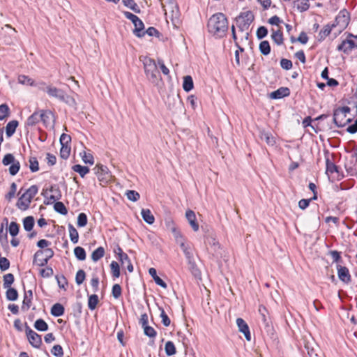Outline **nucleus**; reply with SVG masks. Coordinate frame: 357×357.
I'll return each instance as SVG.
<instances>
[{"instance_id": "obj_33", "label": "nucleus", "mask_w": 357, "mask_h": 357, "mask_svg": "<svg viewBox=\"0 0 357 357\" xmlns=\"http://www.w3.org/2000/svg\"><path fill=\"white\" fill-rule=\"evenodd\" d=\"M68 231L70 241L73 243H77L79 240V234L77 229L71 224L68 225Z\"/></svg>"}, {"instance_id": "obj_47", "label": "nucleus", "mask_w": 357, "mask_h": 357, "mask_svg": "<svg viewBox=\"0 0 357 357\" xmlns=\"http://www.w3.org/2000/svg\"><path fill=\"white\" fill-rule=\"evenodd\" d=\"M80 156L84 163L89 165L93 164V157L90 153H86L85 151H84L83 152L80 153Z\"/></svg>"}, {"instance_id": "obj_7", "label": "nucleus", "mask_w": 357, "mask_h": 357, "mask_svg": "<svg viewBox=\"0 0 357 357\" xmlns=\"http://www.w3.org/2000/svg\"><path fill=\"white\" fill-rule=\"evenodd\" d=\"M253 20L254 15L251 11L242 13L236 19V26L241 31H244L248 29Z\"/></svg>"}, {"instance_id": "obj_29", "label": "nucleus", "mask_w": 357, "mask_h": 357, "mask_svg": "<svg viewBox=\"0 0 357 357\" xmlns=\"http://www.w3.org/2000/svg\"><path fill=\"white\" fill-rule=\"evenodd\" d=\"M161 3V6L165 13L167 10L173 11L176 7L175 0H159Z\"/></svg>"}, {"instance_id": "obj_48", "label": "nucleus", "mask_w": 357, "mask_h": 357, "mask_svg": "<svg viewBox=\"0 0 357 357\" xmlns=\"http://www.w3.org/2000/svg\"><path fill=\"white\" fill-rule=\"evenodd\" d=\"M54 210L62 215H66L68 213V210L65 205L61 202H55L54 205Z\"/></svg>"}, {"instance_id": "obj_3", "label": "nucleus", "mask_w": 357, "mask_h": 357, "mask_svg": "<svg viewBox=\"0 0 357 357\" xmlns=\"http://www.w3.org/2000/svg\"><path fill=\"white\" fill-rule=\"evenodd\" d=\"M145 74L150 82L157 84L160 79V73L155 61L149 57L142 59Z\"/></svg>"}, {"instance_id": "obj_15", "label": "nucleus", "mask_w": 357, "mask_h": 357, "mask_svg": "<svg viewBox=\"0 0 357 357\" xmlns=\"http://www.w3.org/2000/svg\"><path fill=\"white\" fill-rule=\"evenodd\" d=\"M259 312L261 317V319L266 332L271 333L273 331V327L266 308L264 306H259Z\"/></svg>"}, {"instance_id": "obj_38", "label": "nucleus", "mask_w": 357, "mask_h": 357, "mask_svg": "<svg viewBox=\"0 0 357 357\" xmlns=\"http://www.w3.org/2000/svg\"><path fill=\"white\" fill-rule=\"evenodd\" d=\"M165 351L167 356L174 355L176 352L174 344L172 341H167L165 345Z\"/></svg>"}, {"instance_id": "obj_44", "label": "nucleus", "mask_w": 357, "mask_h": 357, "mask_svg": "<svg viewBox=\"0 0 357 357\" xmlns=\"http://www.w3.org/2000/svg\"><path fill=\"white\" fill-rule=\"evenodd\" d=\"M259 50L262 54L268 55L271 52V47L268 41H261L259 44Z\"/></svg>"}, {"instance_id": "obj_26", "label": "nucleus", "mask_w": 357, "mask_h": 357, "mask_svg": "<svg viewBox=\"0 0 357 357\" xmlns=\"http://www.w3.org/2000/svg\"><path fill=\"white\" fill-rule=\"evenodd\" d=\"M18 126V121L16 120L10 121L6 126V133L8 137H10L15 132Z\"/></svg>"}, {"instance_id": "obj_4", "label": "nucleus", "mask_w": 357, "mask_h": 357, "mask_svg": "<svg viewBox=\"0 0 357 357\" xmlns=\"http://www.w3.org/2000/svg\"><path fill=\"white\" fill-rule=\"evenodd\" d=\"M38 188L36 185H31L29 188L19 198L17 202V206L22 211H26L29 208V205L38 193Z\"/></svg>"}, {"instance_id": "obj_5", "label": "nucleus", "mask_w": 357, "mask_h": 357, "mask_svg": "<svg viewBox=\"0 0 357 357\" xmlns=\"http://www.w3.org/2000/svg\"><path fill=\"white\" fill-rule=\"evenodd\" d=\"M350 112L349 107L337 108L333 113V122L337 127H344L351 121V119L347 117Z\"/></svg>"}, {"instance_id": "obj_6", "label": "nucleus", "mask_w": 357, "mask_h": 357, "mask_svg": "<svg viewBox=\"0 0 357 357\" xmlns=\"http://www.w3.org/2000/svg\"><path fill=\"white\" fill-rule=\"evenodd\" d=\"M93 170L101 185H105L112 180V174L107 166L97 164Z\"/></svg>"}, {"instance_id": "obj_52", "label": "nucleus", "mask_w": 357, "mask_h": 357, "mask_svg": "<svg viewBox=\"0 0 357 357\" xmlns=\"http://www.w3.org/2000/svg\"><path fill=\"white\" fill-rule=\"evenodd\" d=\"M19 229H20V226L18 224H17L15 222H10V224L9 225L8 231H9L10 234L12 236H17L19 233Z\"/></svg>"}, {"instance_id": "obj_37", "label": "nucleus", "mask_w": 357, "mask_h": 357, "mask_svg": "<svg viewBox=\"0 0 357 357\" xmlns=\"http://www.w3.org/2000/svg\"><path fill=\"white\" fill-rule=\"evenodd\" d=\"M183 88L186 92H189L193 89V80L190 75L185 76L183 78Z\"/></svg>"}, {"instance_id": "obj_54", "label": "nucleus", "mask_w": 357, "mask_h": 357, "mask_svg": "<svg viewBox=\"0 0 357 357\" xmlns=\"http://www.w3.org/2000/svg\"><path fill=\"white\" fill-rule=\"evenodd\" d=\"M9 107L6 104L0 105V120H3L9 115Z\"/></svg>"}, {"instance_id": "obj_8", "label": "nucleus", "mask_w": 357, "mask_h": 357, "mask_svg": "<svg viewBox=\"0 0 357 357\" xmlns=\"http://www.w3.org/2000/svg\"><path fill=\"white\" fill-rule=\"evenodd\" d=\"M2 163L4 166L11 165L9 167V172L12 176L17 174L20 168V164L19 161H17L14 155L11 153H7L4 155Z\"/></svg>"}, {"instance_id": "obj_25", "label": "nucleus", "mask_w": 357, "mask_h": 357, "mask_svg": "<svg viewBox=\"0 0 357 357\" xmlns=\"http://www.w3.org/2000/svg\"><path fill=\"white\" fill-rule=\"evenodd\" d=\"M165 225L167 229L171 231L173 234L175 240L177 238V236H182L181 232L177 229L174 221L172 219L166 220Z\"/></svg>"}, {"instance_id": "obj_57", "label": "nucleus", "mask_w": 357, "mask_h": 357, "mask_svg": "<svg viewBox=\"0 0 357 357\" xmlns=\"http://www.w3.org/2000/svg\"><path fill=\"white\" fill-rule=\"evenodd\" d=\"M86 278L85 272L83 270H79L75 276V282L78 285L83 283Z\"/></svg>"}, {"instance_id": "obj_40", "label": "nucleus", "mask_w": 357, "mask_h": 357, "mask_svg": "<svg viewBox=\"0 0 357 357\" xmlns=\"http://www.w3.org/2000/svg\"><path fill=\"white\" fill-rule=\"evenodd\" d=\"M335 27V24H326L324 26L323 29H321L319 33V36L320 40L324 39L327 36H328L332 30V28Z\"/></svg>"}, {"instance_id": "obj_39", "label": "nucleus", "mask_w": 357, "mask_h": 357, "mask_svg": "<svg viewBox=\"0 0 357 357\" xmlns=\"http://www.w3.org/2000/svg\"><path fill=\"white\" fill-rule=\"evenodd\" d=\"M7 291L6 293V298L8 301H16L18 298L17 291L12 287L6 288Z\"/></svg>"}, {"instance_id": "obj_9", "label": "nucleus", "mask_w": 357, "mask_h": 357, "mask_svg": "<svg viewBox=\"0 0 357 357\" xmlns=\"http://www.w3.org/2000/svg\"><path fill=\"white\" fill-rule=\"evenodd\" d=\"M303 341L304 348L307 355L306 357H321L319 355L321 354L319 348L312 337L309 339L305 337Z\"/></svg>"}, {"instance_id": "obj_28", "label": "nucleus", "mask_w": 357, "mask_h": 357, "mask_svg": "<svg viewBox=\"0 0 357 357\" xmlns=\"http://www.w3.org/2000/svg\"><path fill=\"white\" fill-rule=\"evenodd\" d=\"M271 38L278 45H281L283 44V35L280 29H272Z\"/></svg>"}, {"instance_id": "obj_42", "label": "nucleus", "mask_w": 357, "mask_h": 357, "mask_svg": "<svg viewBox=\"0 0 357 357\" xmlns=\"http://www.w3.org/2000/svg\"><path fill=\"white\" fill-rule=\"evenodd\" d=\"M34 327L39 331H46L48 329L47 324L42 319H38L35 321Z\"/></svg>"}, {"instance_id": "obj_24", "label": "nucleus", "mask_w": 357, "mask_h": 357, "mask_svg": "<svg viewBox=\"0 0 357 357\" xmlns=\"http://www.w3.org/2000/svg\"><path fill=\"white\" fill-rule=\"evenodd\" d=\"M187 261L188 264V269L190 271V273L192 274L194 277L199 278L201 273L195 263L194 257Z\"/></svg>"}, {"instance_id": "obj_56", "label": "nucleus", "mask_w": 357, "mask_h": 357, "mask_svg": "<svg viewBox=\"0 0 357 357\" xmlns=\"http://www.w3.org/2000/svg\"><path fill=\"white\" fill-rule=\"evenodd\" d=\"M87 224V216L85 213H81L77 217V226L79 227H85Z\"/></svg>"}, {"instance_id": "obj_22", "label": "nucleus", "mask_w": 357, "mask_h": 357, "mask_svg": "<svg viewBox=\"0 0 357 357\" xmlns=\"http://www.w3.org/2000/svg\"><path fill=\"white\" fill-rule=\"evenodd\" d=\"M133 24L135 26V29L133 30L134 34L139 38L143 37L145 35V32L144 31V26L142 21L138 17V20H137Z\"/></svg>"}, {"instance_id": "obj_46", "label": "nucleus", "mask_w": 357, "mask_h": 357, "mask_svg": "<svg viewBox=\"0 0 357 357\" xmlns=\"http://www.w3.org/2000/svg\"><path fill=\"white\" fill-rule=\"evenodd\" d=\"M98 303V297L96 294L91 295L88 301V307L91 310L96 309Z\"/></svg>"}, {"instance_id": "obj_18", "label": "nucleus", "mask_w": 357, "mask_h": 357, "mask_svg": "<svg viewBox=\"0 0 357 357\" xmlns=\"http://www.w3.org/2000/svg\"><path fill=\"white\" fill-rule=\"evenodd\" d=\"M337 269L338 278L341 281L344 283H349L351 282V275L347 267L338 265L337 266Z\"/></svg>"}, {"instance_id": "obj_13", "label": "nucleus", "mask_w": 357, "mask_h": 357, "mask_svg": "<svg viewBox=\"0 0 357 357\" xmlns=\"http://www.w3.org/2000/svg\"><path fill=\"white\" fill-rule=\"evenodd\" d=\"M26 334L29 343L35 348H39L42 344L41 336L33 331L29 326L25 327Z\"/></svg>"}, {"instance_id": "obj_51", "label": "nucleus", "mask_w": 357, "mask_h": 357, "mask_svg": "<svg viewBox=\"0 0 357 357\" xmlns=\"http://www.w3.org/2000/svg\"><path fill=\"white\" fill-rule=\"evenodd\" d=\"M335 172H337V167L328 158L326 159V173L333 174Z\"/></svg>"}, {"instance_id": "obj_43", "label": "nucleus", "mask_w": 357, "mask_h": 357, "mask_svg": "<svg viewBox=\"0 0 357 357\" xmlns=\"http://www.w3.org/2000/svg\"><path fill=\"white\" fill-rule=\"evenodd\" d=\"M18 82L24 85L36 86L35 82L31 78L24 75H19Z\"/></svg>"}, {"instance_id": "obj_62", "label": "nucleus", "mask_w": 357, "mask_h": 357, "mask_svg": "<svg viewBox=\"0 0 357 357\" xmlns=\"http://www.w3.org/2000/svg\"><path fill=\"white\" fill-rule=\"evenodd\" d=\"M52 354L56 357H62L63 355L62 347L59 345H54L52 349Z\"/></svg>"}, {"instance_id": "obj_19", "label": "nucleus", "mask_w": 357, "mask_h": 357, "mask_svg": "<svg viewBox=\"0 0 357 357\" xmlns=\"http://www.w3.org/2000/svg\"><path fill=\"white\" fill-rule=\"evenodd\" d=\"M185 218L188 220L190 225L195 231L199 230V224L197 222L196 215L193 211L188 210L185 212Z\"/></svg>"}, {"instance_id": "obj_61", "label": "nucleus", "mask_w": 357, "mask_h": 357, "mask_svg": "<svg viewBox=\"0 0 357 357\" xmlns=\"http://www.w3.org/2000/svg\"><path fill=\"white\" fill-rule=\"evenodd\" d=\"M160 317L162 319V322L164 326H169L170 325V319L168 317L167 314L165 313V310L162 308H160Z\"/></svg>"}, {"instance_id": "obj_41", "label": "nucleus", "mask_w": 357, "mask_h": 357, "mask_svg": "<svg viewBox=\"0 0 357 357\" xmlns=\"http://www.w3.org/2000/svg\"><path fill=\"white\" fill-rule=\"evenodd\" d=\"M34 225V219L32 216H27L23 220V226L26 231H31Z\"/></svg>"}, {"instance_id": "obj_23", "label": "nucleus", "mask_w": 357, "mask_h": 357, "mask_svg": "<svg viewBox=\"0 0 357 357\" xmlns=\"http://www.w3.org/2000/svg\"><path fill=\"white\" fill-rule=\"evenodd\" d=\"M33 298V291L32 290H29L25 291L24 300L22 303V309L23 310H28L31 305V300Z\"/></svg>"}, {"instance_id": "obj_64", "label": "nucleus", "mask_w": 357, "mask_h": 357, "mask_svg": "<svg viewBox=\"0 0 357 357\" xmlns=\"http://www.w3.org/2000/svg\"><path fill=\"white\" fill-rule=\"evenodd\" d=\"M112 296L115 298H119L121 295V287L119 284H115L112 287Z\"/></svg>"}, {"instance_id": "obj_60", "label": "nucleus", "mask_w": 357, "mask_h": 357, "mask_svg": "<svg viewBox=\"0 0 357 357\" xmlns=\"http://www.w3.org/2000/svg\"><path fill=\"white\" fill-rule=\"evenodd\" d=\"M70 153V146H61L60 150V156L63 159H67Z\"/></svg>"}, {"instance_id": "obj_14", "label": "nucleus", "mask_w": 357, "mask_h": 357, "mask_svg": "<svg viewBox=\"0 0 357 357\" xmlns=\"http://www.w3.org/2000/svg\"><path fill=\"white\" fill-rule=\"evenodd\" d=\"M349 22V14L346 10H342L337 15L335 23V26L340 27V31L344 29Z\"/></svg>"}, {"instance_id": "obj_35", "label": "nucleus", "mask_w": 357, "mask_h": 357, "mask_svg": "<svg viewBox=\"0 0 357 357\" xmlns=\"http://www.w3.org/2000/svg\"><path fill=\"white\" fill-rule=\"evenodd\" d=\"M73 170L75 172H77L81 177L84 178L86 174L89 172V168L85 166H82L80 165H73L72 167Z\"/></svg>"}, {"instance_id": "obj_49", "label": "nucleus", "mask_w": 357, "mask_h": 357, "mask_svg": "<svg viewBox=\"0 0 357 357\" xmlns=\"http://www.w3.org/2000/svg\"><path fill=\"white\" fill-rule=\"evenodd\" d=\"M123 3L126 7L129 8L134 12L137 13L140 12L138 6L133 0H123Z\"/></svg>"}, {"instance_id": "obj_20", "label": "nucleus", "mask_w": 357, "mask_h": 357, "mask_svg": "<svg viewBox=\"0 0 357 357\" xmlns=\"http://www.w3.org/2000/svg\"><path fill=\"white\" fill-rule=\"evenodd\" d=\"M259 137L261 140H264L268 146H273L275 144V138L270 132L261 130Z\"/></svg>"}, {"instance_id": "obj_10", "label": "nucleus", "mask_w": 357, "mask_h": 357, "mask_svg": "<svg viewBox=\"0 0 357 357\" xmlns=\"http://www.w3.org/2000/svg\"><path fill=\"white\" fill-rule=\"evenodd\" d=\"M176 243L180 246L187 260L194 257L192 244L189 243L183 236H177Z\"/></svg>"}, {"instance_id": "obj_12", "label": "nucleus", "mask_w": 357, "mask_h": 357, "mask_svg": "<svg viewBox=\"0 0 357 357\" xmlns=\"http://www.w3.org/2000/svg\"><path fill=\"white\" fill-rule=\"evenodd\" d=\"M50 191L52 193L51 195L48 196V190H43L41 195L47 197L48 201L45 202V204H50L55 202L56 201L59 200L61 198V192L58 187L56 185H52L50 188Z\"/></svg>"}, {"instance_id": "obj_27", "label": "nucleus", "mask_w": 357, "mask_h": 357, "mask_svg": "<svg viewBox=\"0 0 357 357\" xmlns=\"http://www.w3.org/2000/svg\"><path fill=\"white\" fill-rule=\"evenodd\" d=\"M143 220L149 225H152L155 222V218L149 209L143 208L141 211Z\"/></svg>"}, {"instance_id": "obj_21", "label": "nucleus", "mask_w": 357, "mask_h": 357, "mask_svg": "<svg viewBox=\"0 0 357 357\" xmlns=\"http://www.w3.org/2000/svg\"><path fill=\"white\" fill-rule=\"evenodd\" d=\"M290 94V90L287 87H280L278 90L272 92L270 97L273 99H280L287 97Z\"/></svg>"}, {"instance_id": "obj_36", "label": "nucleus", "mask_w": 357, "mask_h": 357, "mask_svg": "<svg viewBox=\"0 0 357 357\" xmlns=\"http://www.w3.org/2000/svg\"><path fill=\"white\" fill-rule=\"evenodd\" d=\"M105 255V249L102 247H98L96 250H95L91 254V259L96 262L102 257H103Z\"/></svg>"}, {"instance_id": "obj_30", "label": "nucleus", "mask_w": 357, "mask_h": 357, "mask_svg": "<svg viewBox=\"0 0 357 357\" xmlns=\"http://www.w3.org/2000/svg\"><path fill=\"white\" fill-rule=\"evenodd\" d=\"M51 314L54 317H61L64 314V307L60 303H56L51 308Z\"/></svg>"}, {"instance_id": "obj_17", "label": "nucleus", "mask_w": 357, "mask_h": 357, "mask_svg": "<svg viewBox=\"0 0 357 357\" xmlns=\"http://www.w3.org/2000/svg\"><path fill=\"white\" fill-rule=\"evenodd\" d=\"M119 255V259L120 260L121 265L123 266H126L128 271L130 273H132L133 271V266L131 264V261L128 256L127 254L124 253L121 248H118V252Z\"/></svg>"}, {"instance_id": "obj_34", "label": "nucleus", "mask_w": 357, "mask_h": 357, "mask_svg": "<svg viewBox=\"0 0 357 357\" xmlns=\"http://www.w3.org/2000/svg\"><path fill=\"white\" fill-rule=\"evenodd\" d=\"M39 113L40 116V121H42L44 125L46 126H48L50 123V119L52 116V112L50 111L41 110L39 112Z\"/></svg>"}, {"instance_id": "obj_55", "label": "nucleus", "mask_w": 357, "mask_h": 357, "mask_svg": "<svg viewBox=\"0 0 357 357\" xmlns=\"http://www.w3.org/2000/svg\"><path fill=\"white\" fill-rule=\"evenodd\" d=\"M29 168L32 172H36L39 169L38 162L35 157L29 158Z\"/></svg>"}, {"instance_id": "obj_63", "label": "nucleus", "mask_w": 357, "mask_h": 357, "mask_svg": "<svg viewBox=\"0 0 357 357\" xmlns=\"http://www.w3.org/2000/svg\"><path fill=\"white\" fill-rule=\"evenodd\" d=\"M267 34H268V30L265 26H261L257 29V36L259 39L264 38V37H266L267 36Z\"/></svg>"}, {"instance_id": "obj_11", "label": "nucleus", "mask_w": 357, "mask_h": 357, "mask_svg": "<svg viewBox=\"0 0 357 357\" xmlns=\"http://www.w3.org/2000/svg\"><path fill=\"white\" fill-rule=\"evenodd\" d=\"M354 47H357V36H354L350 33L349 38L337 46V50L348 54Z\"/></svg>"}, {"instance_id": "obj_32", "label": "nucleus", "mask_w": 357, "mask_h": 357, "mask_svg": "<svg viewBox=\"0 0 357 357\" xmlns=\"http://www.w3.org/2000/svg\"><path fill=\"white\" fill-rule=\"evenodd\" d=\"M40 120V113L35 112L26 120V125L28 126H33Z\"/></svg>"}, {"instance_id": "obj_1", "label": "nucleus", "mask_w": 357, "mask_h": 357, "mask_svg": "<svg viewBox=\"0 0 357 357\" xmlns=\"http://www.w3.org/2000/svg\"><path fill=\"white\" fill-rule=\"evenodd\" d=\"M208 31L216 37H222L228 29V21L221 13L213 15L207 24Z\"/></svg>"}, {"instance_id": "obj_45", "label": "nucleus", "mask_w": 357, "mask_h": 357, "mask_svg": "<svg viewBox=\"0 0 357 357\" xmlns=\"http://www.w3.org/2000/svg\"><path fill=\"white\" fill-rule=\"evenodd\" d=\"M74 254L77 259L83 261L86 259V252L82 247L77 246L74 249Z\"/></svg>"}, {"instance_id": "obj_58", "label": "nucleus", "mask_w": 357, "mask_h": 357, "mask_svg": "<svg viewBox=\"0 0 357 357\" xmlns=\"http://www.w3.org/2000/svg\"><path fill=\"white\" fill-rule=\"evenodd\" d=\"M144 334L149 337H155L156 336V331L155 329L148 326L143 327Z\"/></svg>"}, {"instance_id": "obj_50", "label": "nucleus", "mask_w": 357, "mask_h": 357, "mask_svg": "<svg viewBox=\"0 0 357 357\" xmlns=\"http://www.w3.org/2000/svg\"><path fill=\"white\" fill-rule=\"evenodd\" d=\"M14 282V276L12 273H8L3 276V287L8 288Z\"/></svg>"}, {"instance_id": "obj_31", "label": "nucleus", "mask_w": 357, "mask_h": 357, "mask_svg": "<svg viewBox=\"0 0 357 357\" xmlns=\"http://www.w3.org/2000/svg\"><path fill=\"white\" fill-rule=\"evenodd\" d=\"M54 255V251L51 248H46L44 250H38L35 254V258H38L44 256L48 261Z\"/></svg>"}, {"instance_id": "obj_16", "label": "nucleus", "mask_w": 357, "mask_h": 357, "mask_svg": "<svg viewBox=\"0 0 357 357\" xmlns=\"http://www.w3.org/2000/svg\"><path fill=\"white\" fill-rule=\"evenodd\" d=\"M236 324L238 328V331L242 333L245 339L248 341L251 340V334L250 332V328L247 323L242 318L236 319Z\"/></svg>"}, {"instance_id": "obj_53", "label": "nucleus", "mask_w": 357, "mask_h": 357, "mask_svg": "<svg viewBox=\"0 0 357 357\" xmlns=\"http://www.w3.org/2000/svg\"><path fill=\"white\" fill-rule=\"evenodd\" d=\"M110 268L113 276L119 278L120 275V268L119 264L116 261H113L110 264Z\"/></svg>"}, {"instance_id": "obj_59", "label": "nucleus", "mask_w": 357, "mask_h": 357, "mask_svg": "<svg viewBox=\"0 0 357 357\" xmlns=\"http://www.w3.org/2000/svg\"><path fill=\"white\" fill-rule=\"evenodd\" d=\"M17 190V185L15 183H12L10 185V191L8 192V194L6 195V198L10 201L15 195Z\"/></svg>"}, {"instance_id": "obj_2", "label": "nucleus", "mask_w": 357, "mask_h": 357, "mask_svg": "<svg viewBox=\"0 0 357 357\" xmlns=\"http://www.w3.org/2000/svg\"><path fill=\"white\" fill-rule=\"evenodd\" d=\"M38 87L40 90L45 91L50 97L58 99L66 105L76 108L77 102L75 99L66 94L63 90L56 88L52 84L47 85L44 82H40Z\"/></svg>"}]
</instances>
